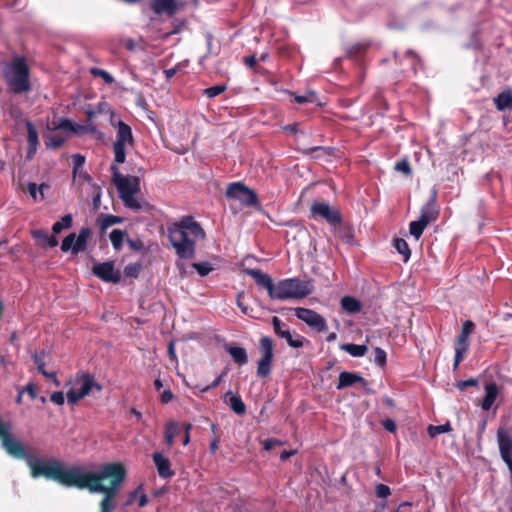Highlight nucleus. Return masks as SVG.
I'll use <instances>...</instances> for the list:
<instances>
[{
  "mask_svg": "<svg viewBox=\"0 0 512 512\" xmlns=\"http://www.w3.org/2000/svg\"><path fill=\"white\" fill-rule=\"evenodd\" d=\"M2 74L8 88L14 94L31 91L30 68L22 56H15L3 65Z\"/></svg>",
  "mask_w": 512,
  "mask_h": 512,
  "instance_id": "obj_1",
  "label": "nucleus"
},
{
  "mask_svg": "<svg viewBox=\"0 0 512 512\" xmlns=\"http://www.w3.org/2000/svg\"><path fill=\"white\" fill-rule=\"evenodd\" d=\"M313 288L309 280L297 277L283 279L276 283L272 300L303 299L313 292Z\"/></svg>",
  "mask_w": 512,
  "mask_h": 512,
  "instance_id": "obj_2",
  "label": "nucleus"
},
{
  "mask_svg": "<svg viewBox=\"0 0 512 512\" xmlns=\"http://www.w3.org/2000/svg\"><path fill=\"white\" fill-rule=\"evenodd\" d=\"M116 140L113 143L114 161L116 164H123L126 160V151L128 147L133 146L134 138L131 127L118 120L115 124Z\"/></svg>",
  "mask_w": 512,
  "mask_h": 512,
  "instance_id": "obj_3",
  "label": "nucleus"
},
{
  "mask_svg": "<svg viewBox=\"0 0 512 512\" xmlns=\"http://www.w3.org/2000/svg\"><path fill=\"white\" fill-rule=\"evenodd\" d=\"M75 383L79 384L80 387L78 389H70L67 392V399L71 404H76L79 400L88 396L93 389H96L98 392L102 390V386L98 384L94 376L89 373L77 374Z\"/></svg>",
  "mask_w": 512,
  "mask_h": 512,
  "instance_id": "obj_4",
  "label": "nucleus"
},
{
  "mask_svg": "<svg viewBox=\"0 0 512 512\" xmlns=\"http://www.w3.org/2000/svg\"><path fill=\"white\" fill-rule=\"evenodd\" d=\"M435 194L436 192L434 191L433 198L421 208L419 219L417 221H412L409 225V233L416 240L421 237L427 225L434 221L438 216V210L435 203Z\"/></svg>",
  "mask_w": 512,
  "mask_h": 512,
  "instance_id": "obj_5",
  "label": "nucleus"
},
{
  "mask_svg": "<svg viewBox=\"0 0 512 512\" xmlns=\"http://www.w3.org/2000/svg\"><path fill=\"white\" fill-rule=\"evenodd\" d=\"M169 240L182 259H191L195 254V238L186 235L182 230H169Z\"/></svg>",
  "mask_w": 512,
  "mask_h": 512,
  "instance_id": "obj_6",
  "label": "nucleus"
},
{
  "mask_svg": "<svg viewBox=\"0 0 512 512\" xmlns=\"http://www.w3.org/2000/svg\"><path fill=\"white\" fill-rule=\"evenodd\" d=\"M261 358L257 362V375L265 378L270 375L274 357V344L270 337L263 336L259 340Z\"/></svg>",
  "mask_w": 512,
  "mask_h": 512,
  "instance_id": "obj_7",
  "label": "nucleus"
},
{
  "mask_svg": "<svg viewBox=\"0 0 512 512\" xmlns=\"http://www.w3.org/2000/svg\"><path fill=\"white\" fill-rule=\"evenodd\" d=\"M92 234V229L89 227L81 228L77 236L75 233H70L63 239L61 244V251H71L74 255L85 251L87 242L92 237Z\"/></svg>",
  "mask_w": 512,
  "mask_h": 512,
  "instance_id": "obj_8",
  "label": "nucleus"
},
{
  "mask_svg": "<svg viewBox=\"0 0 512 512\" xmlns=\"http://www.w3.org/2000/svg\"><path fill=\"white\" fill-rule=\"evenodd\" d=\"M226 196L248 207L259 205L257 194L241 182L230 183L226 190Z\"/></svg>",
  "mask_w": 512,
  "mask_h": 512,
  "instance_id": "obj_9",
  "label": "nucleus"
},
{
  "mask_svg": "<svg viewBox=\"0 0 512 512\" xmlns=\"http://www.w3.org/2000/svg\"><path fill=\"white\" fill-rule=\"evenodd\" d=\"M312 218L324 219L332 227H338L342 222V217L339 210L330 206L325 201H314L310 208Z\"/></svg>",
  "mask_w": 512,
  "mask_h": 512,
  "instance_id": "obj_10",
  "label": "nucleus"
},
{
  "mask_svg": "<svg viewBox=\"0 0 512 512\" xmlns=\"http://www.w3.org/2000/svg\"><path fill=\"white\" fill-rule=\"evenodd\" d=\"M111 171H112V179L113 183L115 184L118 192L119 197L122 198L123 196L130 195V194H137L140 190V184L139 179L135 176H123L119 168L116 164L111 165Z\"/></svg>",
  "mask_w": 512,
  "mask_h": 512,
  "instance_id": "obj_11",
  "label": "nucleus"
},
{
  "mask_svg": "<svg viewBox=\"0 0 512 512\" xmlns=\"http://www.w3.org/2000/svg\"><path fill=\"white\" fill-rule=\"evenodd\" d=\"M474 323L467 320L463 323L462 329L455 344V357L453 368L456 370L459 364L463 361L464 355L469 348V336L473 332Z\"/></svg>",
  "mask_w": 512,
  "mask_h": 512,
  "instance_id": "obj_12",
  "label": "nucleus"
},
{
  "mask_svg": "<svg viewBox=\"0 0 512 512\" xmlns=\"http://www.w3.org/2000/svg\"><path fill=\"white\" fill-rule=\"evenodd\" d=\"M295 315L299 320L318 332H323L327 329L326 320L312 309L303 307L295 308Z\"/></svg>",
  "mask_w": 512,
  "mask_h": 512,
  "instance_id": "obj_13",
  "label": "nucleus"
},
{
  "mask_svg": "<svg viewBox=\"0 0 512 512\" xmlns=\"http://www.w3.org/2000/svg\"><path fill=\"white\" fill-rule=\"evenodd\" d=\"M92 272L104 282L116 284L121 280V271L114 268L113 261L95 264L92 268Z\"/></svg>",
  "mask_w": 512,
  "mask_h": 512,
  "instance_id": "obj_14",
  "label": "nucleus"
},
{
  "mask_svg": "<svg viewBox=\"0 0 512 512\" xmlns=\"http://www.w3.org/2000/svg\"><path fill=\"white\" fill-rule=\"evenodd\" d=\"M497 443L501 459L512 473V439L505 428L498 429Z\"/></svg>",
  "mask_w": 512,
  "mask_h": 512,
  "instance_id": "obj_15",
  "label": "nucleus"
},
{
  "mask_svg": "<svg viewBox=\"0 0 512 512\" xmlns=\"http://www.w3.org/2000/svg\"><path fill=\"white\" fill-rule=\"evenodd\" d=\"M170 230H182L186 235L193 236L195 239H202L205 237V232L200 224L193 220L192 217L182 219Z\"/></svg>",
  "mask_w": 512,
  "mask_h": 512,
  "instance_id": "obj_16",
  "label": "nucleus"
},
{
  "mask_svg": "<svg viewBox=\"0 0 512 512\" xmlns=\"http://www.w3.org/2000/svg\"><path fill=\"white\" fill-rule=\"evenodd\" d=\"M245 273L251 276L255 280L257 285L265 288L268 292L269 297L271 299L273 298L276 284L273 283L272 278L268 274H265L262 271L253 268L246 269Z\"/></svg>",
  "mask_w": 512,
  "mask_h": 512,
  "instance_id": "obj_17",
  "label": "nucleus"
},
{
  "mask_svg": "<svg viewBox=\"0 0 512 512\" xmlns=\"http://www.w3.org/2000/svg\"><path fill=\"white\" fill-rule=\"evenodd\" d=\"M357 383L361 384L362 387L367 390L368 383L360 374L344 371L339 374L336 388L341 390L346 387H351Z\"/></svg>",
  "mask_w": 512,
  "mask_h": 512,
  "instance_id": "obj_18",
  "label": "nucleus"
},
{
  "mask_svg": "<svg viewBox=\"0 0 512 512\" xmlns=\"http://www.w3.org/2000/svg\"><path fill=\"white\" fill-rule=\"evenodd\" d=\"M151 9L157 15L173 16L177 11V3L175 0H152Z\"/></svg>",
  "mask_w": 512,
  "mask_h": 512,
  "instance_id": "obj_19",
  "label": "nucleus"
},
{
  "mask_svg": "<svg viewBox=\"0 0 512 512\" xmlns=\"http://www.w3.org/2000/svg\"><path fill=\"white\" fill-rule=\"evenodd\" d=\"M152 457L160 477L166 479L174 475V472L171 470V465L168 458L164 457L161 453L158 452H155Z\"/></svg>",
  "mask_w": 512,
  "mask_h": 512,
  "instance_id": "obj_20",
  "label": "nucleus"
},
{
  "mask_svg": "<svg viewBox=\"0 0 512 512\" xmlns=\"http://www.w3.org/2000/svg\"><path fill=\"white\" fill-rule=\"evenodd\" d=\"M25 125L27 128V142H28V152L27 153H28V157H31L32 155L35 154L37 147L39 145L38 132H37L34 124L31 121L26 120Z\"/></svg>",
  "mask_w": 512,
  "mask_h": 512,
  "instance_id": "obj_21",
  "label": "nucleus"
},
{
  "mask_svg": "<svg viewBox=\"0 0 512 512\" xmlns=\"http://www.w3.org/2000/svg\"><path fill=\"white\" fill-rule=\"evenodd\" d=\"M31 234L41 246L55 247L58 245V239L55 236L50 235L47 230H33Z\"/></svg>",
  "mask_w": 512,
  "mask_h": 512,
  "instance_id": "obj_22",
  "label": "nucleus"
},
{
  "mask_svg": "<svg viewBox=\"0 0 512 512\" xmlns=\"http://www.w3.org/2000/svg\"><path fill=\"white\" fill-rule=\"evenodd\" d=\"M224 401L229 404L232 411L236 414L242 415L246 412V405L242 401L241 397L234 395L231 391L225 394Z\"/></svg>",
  "mask_w": 512,
  "mask_h": 512,
  "instance_id": "obj_23",
  "label": "nucleus"
},
{
  "mask_svg": "<svg viewBox=\"0 0 512 512\" xmlns=\"http://www.w3.org/2000/svg\"><path fill=\"white\" fill-rule=\"evenodd\" d=\"M494 103L499 111L512 110V91L506 89L494 98Z\"/></svg>",
  "mask_w": 512,
  "mask_h": 512,
  "instance_id": "obj_24",
  "label": "nucleus"
},
{
  "mask_svg": "<svg viewBox=\"0 0 512 512\" xmlns=\"http://www.w3.org/2000/svg\"><path fill=\"white\" fill-rule=\"evenodd\" d=\"M486 395L481 403L483 410L488 411L495 402L498 395V387L495 383L487 384L485 387Z\"/></svg>",
  "mask_w": 512,
  "mask_h": 512,
  "instance_id": "obj_25",
  "label": "nucleus"
},
{
  "mask_svg": "<svg viewBox=\"0 0 512 512\" xmlns=\"http://www.w3.org/2000/svg\"><path fill=\"white\" fill-rule=\"evenodd\" d=\"M341 307L344 311L349 314H355L361 311L362 304L361 302L352 296H344L340 301Z\"/></svg>",
  "mask_w": 512,
  "mask_h": 512,
  "instance_id": "obj_26",
  "label": "nucleus"
},
{
  "mask_svg": "<svg viewBox=\"0 0 512 512\" xmlns=\"http://www.w3.org/2000/svg\"><path fill=\"white\" fill-rule=\"evenodd\" d=\"M125 207L130 208L136 212L143 210L147 207V203L141 201L136 197V194L125 195L121 198Z\"/></svg>",
  "mask_w": 512,
  "mask_h": 512,
  "instance_id": "obj_27",
  "label": "nucleus"
},
{
  "mask_svg": "<svg viewBox=\"0 0 512 512\" xmlns=\"http://www.w3.org/2000/svg\"><path fill=\"white\" fill-rule=\"evenodd\" d=\"M340 348L353 357H362L368 351V347L366 345H358L353 343L342 344Z\"/></svg>",
  "mask_w": 512,
  "mask_h": 512,
  "instance_id": "obj_28",
  "label": "nucleus"
},
{
  "mask_svg": "<svg viewBox=\"0 0 512 512\" xmlns=\"http://www.w3.org/2000/svg\"><path fill=\"white\" fill-rule=\"evenodd\" d=\"M228 353L232 357V359L238 364V365H244L248 362V356L247 352L242 347H229L227 349Z\"/></svg>",
  "mask_w": 512,
  "mask_h": 512,
  "instance_id": "obj_29",
  "label": "nucleus"
},
{
  "mask_svg": "<svg viewBox=\"0 0 512 512\" xmlns=\"http://www.w3.org/2000/svg\"><path fill=\"white\" fill-rule=\"evenodd\" d=\"M286 340L287 344L292 348H300L304 345L305 338L299 334L293 335L290 330H285L280 337Z\"/></svg>",
  "mask_w": 512,
  "mask_h": 512,
  "instance_id": "obj_30",
  "label": "nucleus"
},
{
  "mask_svg": "<svg viewBox=\"0 0 512 512\" xmlns=\"http://www.w3.org/2000/svg\"><path fill=\"white\" fill-rule=\"evenodd\" d=\"M125 236H126V232L121 229H113L110 232L109 238H110L113 248L116 251H120L122 249V245H123Z\"/></svg>",
  "mask_w": 512,
  "mask_h": 512,
  "instance_id": "obj_31",
  "label": "nucleus"
},
{
  "mask_svg": "<svg viewBox=\"0 0 512 512\" xmlns=\"http://www.w3.org/2000/svg\"><path fill=\"white\" fill-rule=\"evenodd\" d=\"M122 221H123V219L121 217L114 216L111 214L102 215L98 219L99 226L102 231H105L107 228H109L112 225L120 224V223H122Z\"/></svg>",
  "mask_w": 512,
  "mask_h": 512,
  "instance_id": "obj_32",
  "label": "nucleus"
},
{
  "mask_svg": "<svg viewBox=\"0 0 512 512\" xmlns=\"http://www.w3.org/2000/svg\"><path fill=\"white\" fill-rule=\"evenodd\" d=\"M48 148H58L64 144L66 138L60 134L50 133L44 136Z\"/></svg>",
  "mask_w": 512,
  "mask_h": 512,
  "instance_id": "obj_33",
  "label": "nucleus"
},
{
  "mask_svg": "<svg viewBox=\"0 0 512 512\" xmlns=\"http://www.w3.org/2000/svg\"><path fill=\"white\" fill-rule=\"evenodd\" d=\"M178 433L179 427L177 422H168L165 429V441L169 446H171L174 443V438L178 435Z\"/></svg>",
  "mask_w": 512,
  "mask_h": 512,
  "instance_id": "obj_34",
  "label": "nucleus"
},
{
  "mask_svg": "<svg viewBox=\"0 0 512 512\" xmlns=\"http://www.w3.org/2000/svg\"><path fill=\"white\" fill-rule=\"evenodd\" d=\"M48 186L46 184H41L40 186H37L36 183H29L27 190L30 194V196L35 200H43L44 199V189H47Z\"/></svg>",
  "mask_w": 512,
  "mask_h": 512,
  "instance_id": "obj_35",
  "label": "nucleus"
},
{
  "mask_svg": "<svg viewBox=\"0 0 512 512\" xmlns=\"http://www.w3.org/2000/svg\"><path fill=\"white\" fill-rule=\"evenodd\" d=\"M72 215L66 214L59 221L55 222L52 226V231L55 234L60 233L63 229H68L72 226Z\"/></svg>",
  "mask_w": 512,
  "mask_h": 512,
  "instance_id": "obj_36",
  "label": "nucleus"
},
{
  "mask_svg": "<svg viewBox=\"0 0 512 512\" xmlns=\"http://www.w3.org/2000/svg\"><path fill=\"white\" fill-rule=\"evenodd\" d=\"M394 247L397 252L403 256L404 261H408L411 255V251L407 242L402 238H396L394 239Z\"/></svg>",
  "mask_w": 512,
  "mask_h": 512,
  "instance_id": "obj_37",
  "label": "nucleus"
},
{
  "mask_svg": "<svg viewBox=\"0 0 512 512\" xmlns=\"http://www.w3.org/2000/svg\"><path fill=\"white\" fill-rule=\"evenodd\" d=\"M48 129L51 131L64 130L69 132H75V125L68 119H61L59 122H52L48 125Z\"/></svg>",
  "mask_w": 512,
  "mask_h": 512,
  "instance_id": "obj_38",
  "label": "nucleus"
},
{
  "mask_svg": "<svg viewBox=\"0 0 512 512\" xmlns=\"http://www.w3.org/2000/svg\"><path fill=\"white\" fill-rule=\"evenodd\" d=\"M452 430V427L449 422L443 425H429L428 426V434L430 437H436L439 434L446 433Z\"/></svg>",
  "mask_w": 512,
  "mask_h": 512,
  "instance_id": "obj_39",
  "label": "nucleus"
},
{
  "mask_svg": "<svg viewBox=\"0 0 512 512\" xmlns=\"http://www.w3.org/2000/svg\"><path fill=\"white\" fill-rule=\"evenodd\" d=\"M192 267L199 273L200 276L204 277L208 275L212 270L213 267L211 264L207 261L199 262V263H193Z\"/></svg>",
  "mask_w": 512,
  "mask_h": 512,
  "instance_id": "obj_40",
  "label": "nucleus"
},
{
  "mask_svg": "<svg viewBox=\"0 0 512 512\" xmlns=\"http://www.w3.org/2000/svg\"><path fill=\"white\" fill-rule=\"evenodd\" d=\"M271 322L274 333L279 337H281L284 334L285 330H289L287 325L284 322H282L277 316L272 317Z\"/></svg>",
  "mask_w": 512,
  "mask_h": 512,
  "instance_id": "obj_41",
  "label": "nucleus"
},
{
  "mask_svg": "<svg viewBox=\"0 0 512 512\" xmlns=\"http://www.w3.org/2000/svg\"><path fill=\"white\" fill-rule=\"evenodd\" d=\"M227 89L225 84L215 85L204 90V94L208 98H214L220 94H222Z\"/></svg>",
  "mask_w": 512,
  "mask_h": 512,
  "instance_id": "obj_42",
  "label": "nucleus"
},
{
  "mask_svg": "<svg viewBox=\"0 0 512 512\" xmlns=\"http://www.w3.org/2000/svg\"><path fill=\"white\" fill-rule=\"evenodd\" d=\"M140 270H141L140 263H132V264H128L127 266H125L124 274L126 277L137 278Z\"/></svg>",
  "mask_w": 512,
  "mask_h": 512,
  "instance_id": "obj_43",
  "label": "nucleus"
},
{
  "mask_svg": "<svg viewBox=\"0 0 512 512\" xmlns=\"http://www.w3.org/2000/svg\"><path fill=\"white\" fill-rule=\"evenodd\" d=\"M394 169L397 172L403 173L406 176L411 175V172H412L410 164H409V161L406 158H404V159L400 160L399 162H397L395 164V166H394Z\"/></svg>",
  "mask_w": 512,
  "mask_h": 512,
  "instance_id": "obj_44",
  "label": "nucleus"
},
{
  "mask_svg": "<svg viewBox=\"0 0 512 512\" xmlns=\"http://www.w3.org/2000/svg\"><path fill=\"white\" fill-rule=\"evenodd\" d=\"M91 73L94 76L101 77L107 84H112L114 82L113 76L105 70L99 68H92Z\"/></svg>",
  "mask_w": 512,
  "mask_h": 512,
  "instance_id": "obj_45",
  "label": "nucleus"
},
{
  "mask_svg": "<svg viewBox=\"0 0 512 512\" xmlns=\"http://www.w3.org/2000/svg\"><path fill=\"white\" fill-rule=\"evenodd\" d=\"M374 362L379 365V366H384L385 363H386V352L377 347L375 348V357H374Z\"/></svg>",
  "mask_w": 512,
  "mask_h": 512,
  "instance_id": "obj_46",
  "label": "nucleus"
},
{
  "mask_svg": "<svg viewBox=\"0 0 512 512\" xmlns=\"http://www.w3.org/2000/svg\"><path fill=\"white\" fill-rule=\"evenodd\" d=\"M129 247L134 251H142L144 249V243L141 239H130L128 238L126 240Z\"/></svg>",
  "mask_w": 512,
  "mask_h": 512,
  "instance_id": "obj_47",
  "label": "nucleus"
},
{
  "mask_svg": "<svg viewBox=\"0 0 512 512\" xmlns=\"http://www.w3.org/2000/svg\"><path fill=\"white\" fill-rule=\"evenodd\" d=\"M96 127L92 124L88 125H75V132L76 134H84V133H95Z\"/></svg>",
  "mask_w": 512,
  "mask_h": 512,
  "instance_id": "obj_48",
  "label": "nucleus"
},
{
  "mask_svg": "<svg viewBox=\"0 0 512 512\" xmlns=\"http://www.w3.org/2000/svg\"><path fill=\"white\" fill-rule=\"evenodd\" d=\"M391 494L390 488L385 484H378L376 486V495L379 498H387Z\"/></svg>",
  "mask_w": 512,
  "mask_h": 512,
  "instance_id": "obj_49",
  "label": "nucleus"
},
{
  "mask_svg": "<svg viewBox=\"0 0 512 512\" xmlns=\"http://www.w3.org/2000/svg\"><path fill=\"white\" fill-rule=\"evenodd\" d=\"M222 377H223V374L219 375L210 385H208V386L197 385L196 388L199 390V392L205 393V392L209 391L210 389L217 387L221 383Z\"/></svg>",
  "mask_w": 512,
  "mask_h": 512,
  "instance_id": "obj_50",
  "label": "nucleus"
},
{
  "mask_svg": "<svg viewBox=\"0 0 512 512\" xmlns=\"http://www.w3.org/2000/svg\"><path fill=\"white\" fill-rule=\"evenodd\" d=\"M33 360H34V363L36 364L37 369H38L39 372L41 370L45 369L44 368L45 367L44 353H42V354L35 353L33 355Z\"/></svg>",
  "mask_w": 512,
  "mask_h": 512,
  "instance_id": "obj_51",
  "label": "nucleus"
},
{
  "mask_svg": "<svg viewBox=\"0 0 512 512\" xmlns=\"http://www.w3.org/2000/svg\"><path fill=\"white\" fill-rule=\"evenodd\" d=\"M50 400L56 404V405H62L64 404V401H65V398H64V394L63 392L61 391H56L54 392L51 397H50Z\"/></svg>",
  "mask_w": 512,
  "mask_h": 512,
  "instance_id": "obj_52",
  "label": "nucleus"
},
{
  "mask_svg": "<svg viewBox=\"0 0 512 512\" xmlns=\"http://www.w3.org/2000/svg\"><path fill=\"white\" fill-rule=\"evenodd\" d=\"M468 386H477V380L471 378V379L463 380V381H460L457 383V387L460 390H464Z\"/></svg>",
  "mask_w": 512,
  "mask_h": 512,
  "instance_id": "obj_53",
  "label": "nucleus"
},
{
  "mask_svg": "<svg viewBox=\"0 0 512 512\" xmlns=\"http://www.w3.org/2000/svg\"><path fill=\"white\" fill-rule=\"evenodd\" d=\"M383 427L389 432L396 431V424L392 419H386L382 422Z\"/></svg>",
  "mask_w": 512,
  "mask_h": 512,
  "instance_id": "obj_54",
  "label": "nucleus"
},
{
  "mask_svg": "<svg viewBox=\"0 0 512 512\" xmlns=\"http://www.w3.org/2000/svg\"><path fill=\"white\" fill-rule=\"evenodd\" d=\"M313 97H314V93H309V95H303V96H295V101L299 104H304L307 102H311Z\"/></svg>",
  "mask_w": 512,
  "mask_h": 512,
  "instance_id": "obj_55",
  "label": "nucleus"
},
{
  "mask_svg": "<svg viewBox=\"0 0 512 512\" xmlns=\"http://www.w3.org/2000/svg\"><path fill=\"white\" fill-rule=\"evenodd\" d=\"M23 390L24 392H27L32 399L37 397L36 386L34 384H28Z\"/></svg>",
  "mask_w": 512,
  "mask_h": 512,
  "instance_id": "obj_56",
  "label": "nucleus"
},
{
  "mask_svg": "<svg viewBox=\"0 0 512 512\" xmlns=\"http://www.w3.org/2000/svg\"><path fill=\"white\" fill-rule=\"evenodd\" d=\"M275 445H281V442L276 439H266L264 441V448L266 450H271Z\"/></svg>",
  "mask_w": 512,
  "mask_h": 512,
  "instance_id": "obj_57",
  "label": "nucleus"
},
{
  "mask_svg": "<svg viewBox=\"0 0 512 512\" xmlns=\"http://www.w3.org/2000/svg\"><path fill=\"white\" fill-rule=\"evenodd\" d=\"M74 159V168L77 169L84 164L85 158L80 154H75L73 156Z\"/></svg>",
  "mask_w": 512,
  "mask_h": 512,
  "instance_id": "obj_58",
  "label": "nucleus"
},
{
  "mask_svg": "<svg viewBox=\"0 0 512 512\" xmlns=\"http://www.w3.org/2000/svg\"><path fill=\"white\" fill-rule=\"evenodd\" d=\"M173 399V393L170 390L163 391L161 395V401L163 403H168Z\"/></svg>",
  "mask_w": 512,
  "mask_h": 512,
  "instance_id": "obj_59",
  "label": "nucleus"
},
{
  "mask_svg": "<svg viewBox=\"0 0 512 512\" xmlns=\"http://www.w3.org/2000/svg\"><path fill=\"white\" fill-rule=\"evenodd\" d=\"M192 428V424L188 423V424H185V436H184V439H183V445L186 446L189 441H190V430Z\"/></svg>",
  "mask_w": 512,
  "mask_h": 512,
  "instance_id": "obj_60",
  "label": "nucleus"
},
{
  "mask_svg": "<svg viewBox=\"0 0 512 512\" xmlns=\"http://www.w3.org/2000/svg\"><path fill=\"white\" fill-rule=\"evenodd\" d=\"M244 63L249 67L253 68L256 65V58L255 56H247L244 58Z\"/></svg>",
  "mask_w": 512,
  "mask_h": 512,
  "instance_id": "obj_61",
  "label": "nucleus"
},
{
  "mask_svg": "<svg viewBox=\"0 0 512 512\" xmlns=\"http://www.w3.org/2000/svg\"><path fill=\"white\" fill-rule=\"evenodd\" d=\"M296 453L295 450H290V451H287V450H284L281 454H280V459L282 461H285L287 459H289L292 455H294Z\"/></svg>",
  "mask_w": 512,
  "mask_h": 512,
  "instance_id": "obj_62",
  "label": "nucleus"
},
{
  "mask_svg": "<svg viewBox=\"0 0 512 512\" xmlns=\"http://www.w3.org/2000/svg\"><path fill=\"white\" fill-rule=\"evenodd\" d=\"M176 72H177V68L176 67H173V68H170V69H166L164 71L167 79L172 78L176 74Z\"/></svg>",
  "mask_w": 512,
  "mask_h": 512,
  "instance_id": "obj_63",
  "label": "nucleus"
},
{
  "mask_svg": "<svg viewBox=\"0 0 512 512\" xmlns=\"http://www.w3.org/2000/svg\"><path fill=\"white\" fill-rule=\"evenodd\" d=\"M168 353L170 355L171 358L175 359L176 358V353H175V347H174V343L173 342H170L169 343V346H168Z\"/></svg>",
  "mask_w": 512,
  "mask_h": 512,
  "instance_id": "obj_64",
  "label": "nucleus"
}]
</instances>
